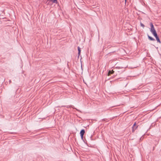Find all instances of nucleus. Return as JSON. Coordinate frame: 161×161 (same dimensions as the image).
Here are the masks:
<instances>
[{
	"mask_svg": "<svg viewBox=\"0 0 161 161\" xmlns=\"http://www.w3.org/2000/svg\"><path fill=\"white\" fill-rule=\"evenodd\" d=\"M150 25L151 27L150 29V31L153 34L157 33L154 27V26L153 24V23L152 22L150 23Z\"/></svg>",
	"mask_w": 161,
	"mask_h": 161,
	"instance_id": "1",
	"label": "nucleus"
},
{
	"mask_svg": "<svg viewBox=\"0 0 161 161\" xmlns=\"http://www.w3.org/2000/svg\"><path fill=\"white\" fill-rule=\"evenodd\" d=\"M153 36L155 37L156 40H157V42H158L160 43H161V42L158 36L157 33H154L153 34Z\"/></svg>",
	"mask_w": 161,
	"mask_h": 161,
	"instance_id": "2",
	"label": "nucleus"
},
{
	"mask_svg": "<svg viewBox=\"0 0 161 161\" xmlns=\"http://www.w3.org/2000/svg\"><path fill=\"white\" fill-rule=\"evenodd\" d=\"M137 127L138 126L136 125V123L135 122L133 124V125L132 127V132H134L135 130L137 128Z\"/></svg>",
	"mask_w": 161,
	"mask_h": 161,
	"instance_id": "3",
	"label": "nucleus"
},
{
	"mask_svg": "<svg viewBox=\"0 0 161 161\" xmlns=\"http://www.w3.org/2000/svg\"><path fill=\"white\" fill-rule=\"evenodd\" d=\"M85 132V130L84 129L81 130L80 132V136H84Z\"/></svg>",
	"mask_w": 161,
	"mask_h": 161,
	"instance_id": "4",
	"label": "nucleus"
},
{
	"mask_svg": "<svg viewBox=\"0 0 161 161\" xmlns=\"http://www.w3.org/2000/svg\"><path fill=\"white\" fill-rule=\"evenodd\" d=\"M147 36L148 39L152 41H155V39L154 38H153L152 37L150 36L149 35H147Z\"/></svg>",
	"mask_w": 161,
	"mask_h": 161,
	"instance_id": "5",
	"label": "nucleus"
},
{
	"mask_svg": "<svg viewBox=\"0 0 161 161\" xmlns=\"http://www.w3.org/2000/svg\"><path fill=\"white\" fill-rule=\"evenodd\" d=\"M114 73V71L113 70H109L108 72V75L109 76L111 74H113Z\"/></svg>",
	"mask_w": 161,
	"mask_h": 161,
	"instance_id": "6",
	"label": "nucleus"
},
{
	"mask_svg": "<svg viewBox=\"0 0 161 161\" xmlns=\"http://www.w3.org/2000/svg\"><path fill=\"white\" fill-rule=\"evenodd\" d=\"M64 107H66L67 108H74V109H75L74 106L73 105H67V106H64Z\"/></svg>",
	"mask_w": 161,
	"mask_h": 161,
	"instance_id": "7",
	"label": "nucleus"
},
{
	"mask_svg": "<svg viewBox=\"0 0 161 161\" xmlns=\"http://www.w3.org/2000/svg\"><path fill=\"white\" fill-rule=\"evenodd\" d=\"M78 54L79 56L80 54L81 50L80 47L79 46L78 47Z\"/></svg>",
	"mask_w": 161,
	"mask_h": 161,
	"instance_id": "8",
	"label": "nucleus"
},
{
	"mask_svg": "<svg viewBox=\"0 0 161 161\" xmlns=\"http://www.w3.org/2000/svg\"><path fill=\"white\" fill-rule=\"evenodd\" d=\"M50 1L53 3H57V0H47Z\"/></svg>",
	"mask_w": 161,
	"mask_h": 161,
	"instance_id": "9",
	"label": "nucleus"
},
{
	"mask_svg": "<svg viewBox=\"0 0 161 161\" xmlns=\"http://www.w3.org/2000/svg\"><path fill=\"white\" fill-rule=\"evenodd\" d=\"M102 121H105L106 122H108L109 121V120L107 118H104L102 120Z\"/></svg>",
	"mask_w": 161,
	"mask_h": 161,
	"instance_id": "10",
	"label": "nucleus"
},
{
	"mask_svg": "<svg viewBox=\"0 0 161 161\" xmlns=\"http://www.w3.org/2000/svg\"><path fill=\"white\" fill-rule=\"evenodd\" d=\"M140 25L143 28H144L145 27L144 25L141 22L140 23Z\"/></svg>",
	"mask_w": 161,
	"mask_h": 161,
	"instance_id": "11",
	"label": "nucleus"
},
{
	"mask_svg": "<svg viewBox=\"0 0 161 161\" xmlns=\"http://www.w3.org/2000/svg\"><path fill=\"white\" fill-rule=\"evenodd\" d=\"M81 137V139L83 141V136H80Z\"/></svg>",
	"mask_w": 161,
	"mask_h": 161,
	"instance_id": "12",
	"label": "nucleus"
},
{
	"mask_svg": "<svg viewBox=\"0 0 161 161\" xmlns=\"http://www.w3.org/2000/svg\"><path fill=\"white\" fill-rule=\"evenodd\" d=\"M127 2V0H125V4H126V2Z\"/></svg>",
	"mask_w": 161,
	"mask_h": 161,
	"instance_id": "13",
	"label": "nucleus"
},
{
	"mask_svg": "<svg viewBox=\"0 0 161 161\" xmlns=\"http://www.w3.org/2000/svg\"><path fill=\"white\" fill-rule=\"evenodd\" d=\"M9 84H10L11 83V80H9Z\"/></svg>",
	"mask_w": 161,
	"mask_h": 161,
	"instance_id": "14",
	"label": "nucleus"
}]
</instances>
